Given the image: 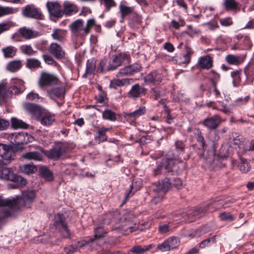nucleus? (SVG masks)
I'll use <instances>...</instances> for the list:
<instances>
[{"instance_id": "nucleus-52", "label": "nucleus", "mask_w": 254, "mask_h": 254, "mask_svg": "<svg viewBox=\"0 0 254 254\" xmlns=\"http://www.w3.org/2000/svg\"><path fill=\"white\" fill-rule=\"evenodd\" d=\"M171 249L176 248L179 244V240L177 237H172L167 240Z\"/></svg>"}, {"instance_id": "nucleus-51", "label": "nucleus", "mask_w": 254, "mask_h": 254, "mask_svg": "<svg viewBox=\"0 0 254 254\" xmlns=\"http://www.w3.org/2000/svg\"><path fill=\"white\" fill-rule=\"evenodd\" d=\"M13 26V23L11 21L0 23V35L4 32L8 30Z\"/></svg>"}, {"instance_id": "nucleus-23", "label": "nucleus", "mask_w": 254, "mask_h": 254, "mask_svg": "<svg viewBox=\"0 0 254 254\" xmlns=\"http://www.w3.org/2000/svg\"><path fill=\"white\" fill-rule=\"evenodd\" d=\"M119 10L121 14L122 21H123L125 18L127 16L136 15V13L134 11L133 7L127 6L122 3L120 4Z\"/></svg>"}, {"instance_id": "nucleus-4", "label": "nucleus", "mask_w": 254, "mask_h": 254, "mask_svg": "<svg viewBox=\"0 0 254 254\" xmlns=\"http://www.w3.org/2000/svg\"><path fill=\"white\" fill-rule=\"evenodd\" d=\"M176 162L172 159L164 158L161 162H157V167L154 169V175L157 176L160 173L168 175L172 174L173 167Z\"/></svg>"}, {"instance_id": "nucleus-61", "label": "nucleus", "mask_w": 254, "mask_h": 254, "mask_svg": "<svg viewBox=\"0 0 254 254\" xmlns=\"http://www.w3.org/2000/svg\"><path fill=\"white\" fill-rule=\"evenodd\" d=\"M245 72L247 76H253L254 75V62L251 63L248 67L245 68Z\"/></svg>"}, {"instance_id": "nucleus-35", "label": "nucleus", "mask_w": 254, "mask_h": 254, "mask_svg": "<svg viewBox=\"0 0 254 254\" xmlns=\"http://www.w3.org/2000/svg\"><path fill=\"white\" fill-rule=\"evenodd\" d=\"M66 31L61 29H55L51 36L53 39L60 41H64L66 35Z\"/></svg>"}, {"instance_id": "nucleus-59", "label": "nucleus", "mask_w": 254, "mask_h": 254, "mask_svg": "<svg viewBox=\"0 0 254 254\" xmlns=\"http://www.w3.org/2000/svg\"><path fill=\"white\" fill-rule=\"evenodd\" d=\"M63 237L64 238H69L70 236L69 230L68 229L67 224L60 229H58Z\"/></svg>"}, {"instance_id": "nucleus-10", "label": "nucleus", "mask_w": 254, "mask_h": 254, "mask_svg": "<svg viewBox=\"0 0 254 254\" xmlns=\"http://www.w3.org/2000/svg\"><path fill=\"white\" fill-rule=\"evenodd\" d=\"M22 13L26 17L37 19H42L43 17L38 9L32 5H28L25 6L23 9Z\"/></svg>"}, {"instance_id": "nucleus-24", "label": "nucleus", "mask_w": 254, "mask_h": 254, "mask_svg": "<svg viewBox=\"0 0 254 254\" xmlns=\"http://www.w3.org/2000/svg\"><path fill=\"white\" fill-rule=\"evenodd\" d=\"M8 139L13 145H20L23 143L25 137L23 133H12L8 136Z\"/></svg>"}, {"instance_id": "nucleus-13", "label": "nucleus", "mask_w": 254, "mask_h": 254, "mask_svg": "<svg viewBox=\"0 0 254 254\" xmlns=\"http://www.w3.org/2000/svg\"><path fill=\"white\" fill-rule=\"evenodd\" d=\"M213 60L209 55L200 57L196 64L199 69H209L213 66Z\"/></svg>"}, {"instance_id": "nucleus-48", "label": "nucleus", "mask_w": 254, "mask_h": 254, "mask_svg": "<svg viewBox=\"0 0 254 254\" xmlns=\"http://www.w3.org/2000/svg\"><path fill=\"white\" fill-rule=\"evenodd\" d=\"M110 128L102 127L97 128V132L98 134V138L100 141H104L107 140V136L105 134L106 132L109 131Z\"/></svg>"}, {"instance_id": "nucleus-40", "label": "nucleus", "mask_w": 254, "mask_h": 254, "mask_svg": "<svg viewBox=\"0 0 254 254\" xmlns=\"http://www.w3.org/2000/svg\"><path fill=\"white\" fill-rule=\"evenodd\" d=\"M107 61L105 60H102L100 61L99 67V70H100V72H104L108 71L115 70L112 60L110 61L108 64H107Z\"/></svg>"}, {"instance_id": "nucleus-17", "label": "nucleus", "mask_w": 254, "mask_h": 254, "mask_svg": "<svg viewBox=\"0 0 254 254\" xmlns=\"http://www.w3.org/2000/svg\"><path fill=\"white\" fill-rule=\"evenodd\" d=\"M63 15L71 16L76 14L78 11V6L74 3L68 1H65L63 3Z\"/></svg>"}, {"instance_id": "nucleus-27", "label": "nucleus", "mask_w": 254, "mask_h": 254, "mask_svg": "<svg viewBox=\"0 0 254 254\" xmlns=\"http://www.w3.org/2000/svg\"><path fill=\"white\" fill-rule=\"evenodd\" d=\"M22 157L27 160L40 161L43 160V155L41 152L30 151L23 153Z\"/></svg>"}, {"instance_id": "nucleus-32", "label": "nucleus", "mask_w": 254, "mask_h": 254, "mask_svg": "<svg viewBox=\"0 0 254 254\" xmlns=\"http://www.w3.org/2000/svg\"><path fill=\"white\" fill-rule=\"evenodd\" d=\"M22 67V63L20 60H13L9 62L6 65L7 70L15 72L19 70Z\"/></svg>"}, {"instance_id": "nucleus-8", "label": "nucleus", "mask_w": 254, "mask_h": 254, "mask_svg": "<svg viewBox=\"0 0 254 254\" xmlns=\"http://www.w3.org/2000/svg\"><path fill=\"white\" fill-rule=\"evenodd\" d=\"M35 197V194L33 190H26L22 192L21 197L19 198L17 197L16 198H13L12 199H15L17 201V203L13 205L9 206V207H16L19 205V203L22 202V205L27 206L29 203H31Z\"/></svg>"}, {"instance_id": "nucleus-63", "label": "nucleus", "mask_w": 254, "mask_h": 254, "mask_svg": "<svg viewBox=\"0 0 254 254\" xmlns=\"http://www.w3.org/2000/svg\"><path fill=\"white\" fill-rule=\"evenodd\" d=\"M64 251L66 254H71L78 251V247H76L75 245H68L64 247Z\"/></svg>"}, {"instance_id": "nucleus-56", "label": "nucleus", "mask_w": 254, "mask_h": 254, "mask_svg": "<svg viewBox=\"0 0 254 254\" xmlns=\"http://www.w3.org/2000/svg\"><path fill=\"white\" fill-rule=\"evenodd\" d=\"M43 59L44 62L50 65H56L57 63L55 61L54 58L50 55L47 54H44L42 55Z\"/></svg>"}, {"instance_id": "nucleus-11", "label": "nucleus", "mask_w": 254, "mask_h": 254, "mask_svg": "<svg viewBox=\"0 0 254 254\" xmlns=\"http://www.w3.org/2000/svg\"><path fill=\"white\" fill-rule=\"evenodd\" d=\"M221 117L218 115L207 118L203 121V125L207 128L214 130L216 129L221 123Z\"/></svg>"}, {"instance_id": "nucleus-34", "label": "nucleus", "mask_w": 254, "mask_h": 254, "mask_svg": "<svg viewBox=\"0 0 254 254\" xmlns=\"http://www.w3.org/2000/svg\"><path fill=\"white\" fill-rule=\"evenodd\" d=\"M19 170L21 173L29 175L35 173L37 169L36 166L33 164H27L20 166Z\"/></svg>"}, {"instance_id": "nucleus-9", "label": "nucleus", "mask_w": 254, "mask_h": 254, "mask_svg": "<svg viewBox=\"0 0 254 254\" xmlns=\"http://www.w3.org/2000/svg\"><path fill=\"white\" fill-rule=\"evenodd\" d=\"M48 51L57 60H62L65 57L64 50L60 45L57 43H51L49 47Z\"/></svg>"}, {"instance_id": "nucleus-47", "label": "nucleus", "mask_w": 254, "mask_h": 254, "mask_svg": "<svg viewBox=\"0 0 254 254\" xmlns=\"http://www.w3.org/2000/svg\"><path fill=\"white\" fill-rule=\"evenodd\" d=\"M102 117L104 119L111 121H115L117 119L116 113L110 110L104 111Z\"/></svg>"}, {"instance_id": "nucleus-39", "label": "nucleus", "mask_w": 254, "mask_h": 254, "mask_svg": "<svg viewBox=\"0 0 254 254\" xmlns=\"http://www.w3.org/2000/svg\"><path fill=\"white\" fill-rule=\"evenodd\" d=\"M26 66L29 69H35L41 67V64L37 59L30 58L26 60Z\"/></svg>"}, {"instance_id": "nucleus-21", "label": "nucleus", "mask_w": 254, "mask_h": 254, "mask_svg": "<svg viewBox=\"0 0 254 254\" xmlns=\"http://www.w3.org/2000/svg\"><path fill=\"white\" fill-rule=\"evenodd\" d=\"M146 112V107L142 106L132 112L125 113L124 117L127 120H135L137 118L144 115Z\"/></svg>"}, {"instance_id": "nucleus-26", "label": "nucleus", "mask_w": 254, "mask_h": 254, "mask_svg": "<svg viewBox=\"0 0 254 254\" xmlns=\"http://www.w3.org/2000/svg\"><path fill=\"white\" fill-rule=\"evenodd\" d=\"M39 121L43 126H52L56 121L55 115L50 113H45L41 115Z\"/></svg>"}, {"instance_id": "nucleus-33", "label": "nucleus", "mask_w": 254, "mask_h": 254, "mask_svg": "<svg viewBox=\"0 0 254 254\" xmlns=\"http://www.w3.org/2000/svg\"><path fill=\"white\" fill-rule=\"evenodd\" d=\"M23 108L26 111L32 115L38 114L41 110L39 106L30 103H24Z\"/></svg>"}, {"instance_id": "nucleus-54", "label": "nucleus", "mask_w": 254, "mask_h": 254, "mask_svg": "<svg viewBox=\"0 0 254 254\" xmlns=\"http://www.w3.org/2000/svg\"><path fill=\"white\" fill-rule=\"evenodd\" d=\"M219 218L222 221H232L234 220V216L229 212H223L219 214Z\"/></svg>"}, {"instance_id": "nucleus-38", "label": "nucleus", "mask_w": 254, "mask_h": 254, "mask_svg": "<svg viewBox=\"0 0 254 254\" xmlns=\"http://www.w3.org/2000/svg\"><path fill=\"white\" fill-rule=\"evenodd\" d=\"M229 143L230 147L237 148L241 145L242 141L237 133H235V135L233 133L229 135Z\"/></svg>"}, {"instance_id": "nucleus-60", "label": "nucleus", "mask_w": 254, "mask_h": 254, "mask_svg": "<svg viewBox=\"0 0 254 254\" xmlns=\"http://www.w3.org/2000/svg\"><path fill=\"white\" fill-rule=\"evenodd\" d=\"M215 109L223 112L225 114H228L230 112L229 107L222 102H219V105L214 108Z\"/></svg>"}, {"instance_id": "nucleus-29", "label": "nucleus", "mask_w": 254, "mask_h": 254, "mask_svg": "<svg viewBox=\"0 0 254 254\" xmlns=\"http://www.w3.org/2000/svg\"><path fill=\"white\" fill-rule=\"evenodd\" d=\"M0 176L3 180L14 182L16 175L14 174L11 169L3 168L1 170Z\"/></svg>"}, {"instance_id": "nucleus-1", "label": "nucleus", "mask_w": 254, "mask_h": 254, "mask_svg": "<svg viewBox=\"0 0 254 254\" xmlns=\"http://www.w3.org/2000/svg\"><path fill=\"white\" fill-rule=\"evenodd\" d=\"M182 185V181L178 178H165L160 182L152 184L150 190L153 197L152 203L157 204L160 202L170 189L175 187L179 190Z\"/></svg>"}, {"instance_id": "nucleus-50", "label": "nucleus", "mask_w": 254, "mask_h": 254, "mask_svg": "<svg viewBox=\"0 0 254 254\" xmlns=\"http://www.w3.org/2000/svg\"><path fill=\"white\" fill-rule=\"evenodd\" d=\"M151 96L153 99L157 100L162 96L164 94V92L158 88H152L150 89Z\"/></svg>"}, {"instance_id": "nucleus-28", "label": "nucleus", "mask_w": 254, "mask_h": 254, "mask_svg": "<svg viewBox=\"0 0 254 254\" xmlns=\"http://www.w3.org/2000/svg\"><path fill=\"white\" fill-rule=\"evenodd\" d=\"M223 6L226 11H236L240 10V4L236 0H225Z\"/></svg>"}, {"instance_id": "nucleus-57", "label": "nucleus", "mask_w": 254, "mask_h": 254, "mask_svg": "<svg viewBox=\"0 0 254 254\" xmlns=\"http://www.w3.org/2000/svg\"><path fill=\"white\" fill-rule=\"evenodd\" d=\"M26 98L27 100L30 101H34L37 100H43V98L41 97L38 93H35L33 91H31L26 96Z\"/></svg>"}, {"instance_id": "nucleus-6", "label": "nucleus", "mask_w": 254, "mask_h": 254, "mask_svg": "<svg viewBox=\"0 0 254 254\" xmlns=\"http://www.w3.org/2000/svg\"><path fill=\"white\" fill-rule=\"evenodd\" d=\"M46 7L50 15L59 18L63 16V11L60 3L55 1H48Z\"/></svg>"}, {"instance_id": "nucleus-20", "label": "nucleus", "mask_w": 254, "mask_h": 254, "mask_svg": "<svg viewBox=\"0 0 254 254\" xmlns=\"http://www.w3.org/2000/svg\"><path fill=\"white\" fill-rule=\"evenodd\" d=\"M65 89L64 86L52 88L47 91L48 96L52 100L64 96Z\"/></svg>"}, {"instance_id": "nucleus-49", "label": "nucleus", "mask_w": 254, "mask_h": 254, "mask_svg": "<svg viewBox=\"0 0 254 254\" xmlns=\"http://www.w3.org/2000/svg\"><path fill=\"white\" fill-rule=\"evenodd\" d=\"M41 176L48 181H52L53 179L52 172L46 167L42 168L40 170Z\"/></svg>"}, {"instance_id": "nucleus-53", "label": "nucleus", "mask_w": 254, "mask_h": 254, "mask_svg": "<svg viewBox=\"0 0 254 254\" xmlns=\"http://www.w3.org/2000/svg\"><path fill=\"white\" fill-rule=\"evenodd\" d=\"M102 2H103L105 9L107 11H109L112 7L116 6V2L114 0H100Z\"/></svg>"}, {"instance_id": "nucleus-58", "label": "nucleus", "mask_w": 254, "mask_h": 254, "mask_svg": "<svg viewBox=\"0 0 254 254\" xmlns=\"http://www.w3.org/2000/svg\"><path fill=\"white\" fill-rule=\"evenodd\" d=\"M177 62L179 64H188L190 61V58L189 56H186L185 54L181 55L179 58L177 59Z\"/></svg>"}, {"instance_id": "nucleus-43", "label": "nucleus", "mask_w": 254, "mask_h": 254, "mask_svg": "<svg viewBox=\"0 0 254 254\" xmlns=\"http://www.w3.org/2000/svg\"><path fill=\"white\" fill-rule=\"evenodd\" d=\"M16 8L9 6H2L0 5V17L13 14L17 12Z\"/></svg>"}, {"instance_id": "nucleus-25", "label": "nucleus", "mask_w": 254, "mask_h": 254, "mask_svg": "<svg viewBox=\"0 0 254 254\" xmlns=\"http://www.w3.org/2000/svg\"><path fill=\"white\" fill-rule=\"evenodd\" d=\"M152 248L153 245L151 244L147 246L136 245L133 246L129 251H127V254H143Z\"/></svg>"}, {"instance_id": "nucleus-19", "label": "nucleus", "mask_w": 254, "mask_h": 254, "mask_svg": "<svg viewBox=\"0 0 254 254\" xmlns=\"http://www.w3.org/2000/svg\"><path fill=\"white\" fill-rule=\"evenodd\" d=\"M17 203L15 199H2L0 196V221L3 218H4L8 215V212L3 211L2 207L4 206H13Z\"/></svg>"}, {"instance_id": "nucleus-12", "label": "nucleus", "mask_w": 254, "mask_h": 254, "mask_svg": "<svg viewBox=\"0 0 254 254\" xmlns=\"http://www.w3.org/2000/svg\"><path fill=\"white\" fill-rule=\"evenodd\" d=\"M18 32L19 35L26 40L34 39L41 35L39 32L27 27L20 28Z\"/></svg>"}, {"instance_id": "nucleus-55", "label": "nucleus", "mask_w": 254, "mask_h": 254, "mask_svg": "<svg viewBox=\"0 0 254 254\" xmlns=\"http://www.w3.org/2000/svg\"><path fill=\"white\" fill-rule=\"evenodd\" d=\"M175 146L176 150L179 154H181L185 152V144L182 141L178 140L175 142Z\"/></svg>"}, {"instance_id": "nucleus-30", "label": "nucleus", "mask_w": 254, "mask_h": 254, "mask_svg": "<svg viewBox=\"0 0 254 254\" xmlns=\"http://www.w3.org/2000/svg\"><path fill=\"white\" fill-rule=\"evenodd\" d=\"M17 48L13 46H8L1 49V52L5 59H12L16 54Z\"/></svg>"}, {"instance_id": "nucleus-2", "label": "nucleus", "mask_w": 254, "mask_h": 254, "mask_svg": "<svg viewBox=\"0 0 254 254\" xmlns=\"http://www.w3.org/2000/svg\"><path fill=\"white\" fill-rule=\"evenodd\" d=\"M95 24L96 21L94 19H88L85 24L83 20L78 19L72 22L68 27L72 36L76 38L84 39Z\"/></svg>"}, {"instance_id": "nucleus-3", "label": "nucleus", "mask_w": 254, "mask_h": 254, "mask_svg": "<svg viewBox=\"0 0 254 254\" xmlns=\"http://www.w3.org/2000/svg\"><path fill=\"white\" fill-rule=\"evenodd\" d=\"M61 81L57 75L53 73L42 71L38 79V85L40 88L52 85H60Z\"/></svg>"}, {"instance_id": "nucleus-22", "label": "nucleus", "mask_w": 254, "mask_h": 254, "mask_svg": "<svg viewBox=\"0 0 254 254\" xmlns=\"http://www.w3.org/2000/svg\"><path fill=\"white\" fill-rule=\"evenodd\" d=\"M133 81L132 78H124L122 79L115 78L110 81L109 87L111 88L117 89L118 87L130 84Z\"/></svg>"}, {"instance_id": "nucleus-42", "label": "nucleus", "mask_w": 254, "mask_h": 254, "mask_svg": "<svg viewBox=\"0 0 254 254\" xmlns=\"http://www.w3.org/2000/svg\"><path fill=\"white\" fill-rule=\"evenodd\" d=\"M11 126L14 128H27L28 127V124L22 120H19L15 118H11Z\"/></svg>"}, {"instance_id": "nucleus-16", "label": "nucleus", "mask_w": 254, "mask_h": 254, "mask_svg": "<svg viewBox=\"0 0 254 254\" xmlns=\"http://www.w3.org/2000/svg\"><path fill=\"white\" fill-rule=\"evenodd\" d=\"M162 77L163 76L161 73L157 70H154L148 74L144 77V81L147 83H152L154 85H158L161 82Z\"/></svg>"}, {"instance_id": "nucleus-45", "label": "nucleus", "mask_w": 254, "mask_h": 254, "mask_svg": "<svg viewBox=\"0 0 254 254\" xmlns=\"http://www.w3.org/2000/svg\"><path fill=\"white\" fill-rule=\"evenodd\" d=\"M19 49L22 53L29 56L33 55L36 53L30 45H23L20 47Z\"/></svg>"}, {"instance_id": "nucleus-46", "label": "nucleus", "mask_w": 254, "mask_h": 254, "mask_svg": "<svg viewBox=\"0 0 254 254\" xmlns=\"http://www.w3.org/2000/svg\"><path fill=\"white\" fill-rule=\"evenodd\" d=\"M240 170L244 173L248 172L251 168L250 164L248 163L246 159L244 158L240 159V162L238 165Z\"/></svg>"}, {"instance_id": "nucleus-7", "label": "nucleus", "mask_w": 254, "mask_h": 254, "mask_svg": "<svg viewBox=\"0 0 254 254\" xmlns=\"http://www.w3.org/2000/svg\"><path fill=\"white\" fill-rule=\"evenodd\" d=\"M130 55L126 52H118L112 56V62L114 68L116 69L118 67L123 64H127L129 62Z\"/></svg>"}, {"instance_id": "nucleus-64", "label": "nucleus", "mask_w": 254, "mask_h": 254, "mask_svg": "<svg viewBox=\"0 0 254 254\" xmlns=\"http://www.w3.org/2000/svg\"><path fill=\"white\" fill-rule=\"evenodd\" d=\"M9 126V122L8 120L0 118V131L6 129Z\"/></svg>"}, {"instance_id": "nucleus-41", "label": "nucleus", "mask_w": 254, "mask_h": 254, "mask_svg": "<svg viewBox=\"0 0 254 254\" xmlns=\"http://www.w3.org/2000/svg\"><path fill=\"white\" fill-rule=\"evenodd\" d=\"M96 64V60L92 58L88 60L86 63V69L85 74H92L94 73Z\"/></svg>"}, {"instance_id": "nucleus-15", "label": "nucleus", "mask_w": 254, "mask_h": 254, "mask_svg": "<svg viewBox=\"0 0 254 254\" xmlns=\"http://www.w3.org/2000/svg\"><path fill=\"white\" fill-rule=\"evenodd\" d=\"M13 152L10 146L0 143V156L6 161V163H9L11 160L13 159Z\"/></svg>"}, {"instance_id": "nucleus-14", "label": "nucleus", "mask_w": 254, "mask_h": 254, "mask_svg": "<svg viewBox=\"0 0 254 254\" xmlns=\"http://www.w3.org/2000/svg\"><path fill=\"white\" fill-rule=\"evenodd\" d=\"M147 92V89L136 83L133 85L128 92V96L133 99H136L141 95H144Z\"/></svg>"}, {"instance_id": "nucleus-31", "label": "nucleus", "mask_w": 254, "mask_h": 254, "mask_svg": "<svg viewBox=\"0 0 254 254\" xmlns=\"http://www.w3.org/2000/svg\"><path fill=\"white\" fill-rule=\"evenodd\" d=\"M8 90L12 94L18 95L23 93L25 90L24 82L18 81L15 85L10 86Z\"/></svg>"}, {"instance_id": "nucleus-44", "label": "nucleus", "mask_w": 254, "mask_h": 254, "mask_svg": "<svg viewBox=\"0 0 254 254\" xmlns=\"http://www.w3.org/2000/svg\"><path fill=\"white\" fill-rule=\"evenodd\" d=\"M241 70H236L231 72V75L233 78V84L234 86H237L241 81Z\"/></svg>"}, {"instance_id": "nucleus-5", "label": "nucleus", "mask_w": 254, "mask_h": 254, "mask_svg": "<svg viewBox=\"0 0 254 254\" xmlns=\"http://www.w3.org/2000/svg\"><path fill=\"white\" fill-rule=\"evenodd\" d=\"M67 146L62 142L56 143L50 149L47 157L51 159L57 161L63 158L67 150Z\"/></svg>"}, {"instance_id": "nucleus-62", "label": "nucleus", "mask_w": 254, "mask_h": 254, "mask_svg": "<svg viewBox=\"0 0 254 254\" xmlns=\"http://www.w3.org/2000/svg\"><path fill=\"white\" fill-rule=\"evenodd\" d=\"M168 242H167L166 240L163 243L159 244L157 246L158 249L162 252H166L170 250L171 248Z\"/></svg>"}, {"instance_id": "nucleus-18", "label": "nucleus", "mask_w": 254, "mask_h": 254, "mask_svg": "<svg viewBox=\"0 0 254 254\" xmlns=\"http://www.w3.org/2000/svg\"><path fill=\"white\" fill-rule=\"evenodd\" d=\"M141 68V65L135 63L121 69L119 74L121 75H132L140 71Z\"/></svg>"}, {"instance_id": "nucleus-37", "label": "nucleus", "mask_w": 254, "mask_h": 254, "mask_svg": "<svg viewBox=\"0 0 254 254\" xmlns=\"http://www.w3.org/2000/svg\"><path fill=\"white\" fill-rule=\"evenodd\" d=\"M244 57L242 56H235L228 55L226 57V61L230 64L238 65L242 63L244 61Z\"/></svg>"}, {"instance_id": "nucleus-36", "label": "nucleus", "mask_w": 254, "mask_h": 254, "mask_svg": "<svg viewBox=\"0 0 254 254\" xmlns=\"http://www.w3.org/2000/svg\"><path fill=\"white\" fill-rule=\"evenodd\" d=\"M53 224L57 229H60L67 224L63 214L58 213L55 215Z\"/></svg>"}]
</instances>
